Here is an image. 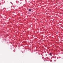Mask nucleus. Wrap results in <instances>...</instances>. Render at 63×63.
<instances>
[{
	"mask_svg": "<svg viewBox=\"0 0 63 63\" xmlns=\"http://www.w3.org/2000/svg\"><path fill=\"white\" fill-rule=\"evenodd\" d=\"M31 9H29V11H31Z\"/></svg>",
	"mask_w": 63,
	"mask_h": 63,
	"instance_id": "nucleus-1",
	"label": "nucleus"
},
{
	"mask_svg": "<svg viewBox=\"0 0 63 63\" xmlns=\"http://www.w3.org/2000/svg\"><path fill=\"white\" fill-rule=\"evenodd\" d=\"M49 55H51V56H52V54H51V53H50L49 54Z\"/></svg>",
	"mask_w": 63,
	"mask_h": 63,
	"instance_id": "nucleus-2",
	"label": "nucleus"
}]
</instances>
